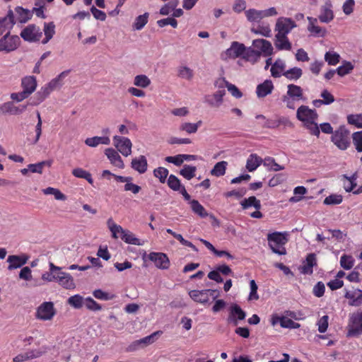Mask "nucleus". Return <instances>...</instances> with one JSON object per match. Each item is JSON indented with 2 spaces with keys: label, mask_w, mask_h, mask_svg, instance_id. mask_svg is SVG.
Instances as JSON below:
<instances>
[{
  "label": "nucleus",
  "mask_w": 362,
  "mask_h": 362,
  "mask_svg": "<svg viewBox=\"0 0 362 362\" xmlns=\"http://www.w3.org/2000/svg\"><path fill=\"white\" fill-rule=\"evenodd\" d=\"M202 122L199 120L197 123L183 122L180 127V131L185 132L187 134H194L197 132L199 127L202 125Z\"/></svg>",
  "instance_id": "obj_42"
},
{
  "label": "nucleus",
  "mask_w": 362,
  "mask_h": 362,
  "mask_svg": "<svg viewBox=\"0 0 362 362\" xmlns=\"http://www.w3.org/2000/svg\"><path fill=\"white\" fill-rule=\"evenodd\" d=\"M191 208L194 213L197 214L202 218H205L208 216V213L204 208V206L199 204L197 200H192L190 202Z\"/></svg>",
  "instance_id": "obj_53"
},
{
  "label": "nucleus",
  "mask_w": 362,
  "mask_h": 362,
  "mask_svg": "<svg viewBox=\"0 0 362 362\" xmlns=\"http://www.w3.org/2000/svg\"><path fill=\"white\" fill-rule=\"evenodd\" d=\"M105 154L109 159L111 164L120 169H123L124 168V162L115 149L112 148H108L105 149Z\"/></svg>",
  "instance_id": "obj_23"
},
{
  "label": "nucleus",
  "mask_w": 362,
  "mask_h": 362,
  "mask_svg": "<svg viewBox=\"0 0 362 362\" xmlns=\"http://www.w3.org/2000/svg\"><path fill=\"white\" fill-rule=\"evenodd\" d=\"M229 311L230 314L227 320L229 323H233L234 325H238V320H243L246 317L245 312L237 304L231 305Z\"/></svg>",
  "instance_id": "obj_18"
},
{
  "label": "nucleus",
  "mask_w": 362,
  "mask_h": 362,
  "mask_svg": "<svg viewBox=\"0 0 362 362\" xmlns=\"http://www.w3.org/2000/svg\"><path fill=\"white\" fill-rule=\"evenodd\" d=\"M256 119H263L264 122L262 124V127L264 128L274 129L277 128L283 119L272 120L267 119L263 115H257Z\"/></svg>",
  "instance_id": "obj_49"
},
{
  "label": "nucleus",
  "mask_w": 362,
  "mask_h": 362,
  "mask_svg": "<svg viewBox=\"0 0 362 362\" xmlns=\"http://www.w3.org/2000/svg\"><path fill=\"white\" fill-rule=\"evenodd\" d=\"M56 315L54 303L51 301L43 302L36 309L35 317L40 320L48 321Z\"/></svg>",
  "instance_id": "obj_7"
},
{
  "label": "nucleus",
  "mask_w": 362,
  "mask_h": 362,
  "mask_svg": "<svg viewBox=\"0 0 362 362\" xmlns=\"http://www.w3.org/2000/svg\"><path fill=\"white\" fill-rule=\"evenodd\" d=\"M354 264V259L350 255H344L340 258V265L344 269H351Z\"/></svg>",
  "instance_id": "obj_60"
},
{
  "label": "nucleus",
  "mask_w": 362,
  "mask_h": 362,
  "mask_svg": "<svg viewBox=\"0 0 362 362\" xmlns=\"http://www.w3.org/2000/svg\"><path fill=\"white\" fill-rule=\"evenodd\" d=\"M168 187L174 191H179L182 187L180 180L174 175H170L168 179Z\"/></svg>",
  "instance_id": "obj_63"
},
{
  "label": "nucleus",
  "mask_w": 362,
  "mask_h": 362,
  "mask_svg": "<svg viewBox=\"0 0 362 362\" xmlns=\"http://www.w3.org/2000/svg\"><path fill=\"white\" fill-rule=\"evenodd\" d=\"M263 165L269 170L279 171L284 169V167L275 162L272 157H267L263 160Z\"/></svg>",
  "instance_id": "obj_51"
},
{
  "label": "nucleus",
  "mask_w": 362,
  "mask_h": 362,
  "mask_svg": "<svg viewBox=\"0 0 362 362\" xmlns=\"http://www.w3.org/2000/svg\"><path fill=\"white\" fill-rule=\"evenodd\" d=\"M261 52L254 49L251 47H245L243 52L242 59L245 62H248L252 64H256L260 59Z\"/></svg>",
  "instance_id": "obj_26"
},
{
  "label": "nucleus",
  "mask_w": 362,
  "mask_h": 362,
  "mask_svg": "<svg viewBox=\"0 0 362 362\" xmlns=\"http://www.w3.org/2000/svg\"><path fill=\"white\" fill-rule=\"evenodd\" d=\"M308 25L307 29L311 35L314 37H324L327 33L325 28L318 26V19L313 17H307Z\"/></svg>",
  "instance_id": "obj_19"
},
{
  "label": "nucleus",
  "mask_w": 362,
  "mask_h": 362,
  "mask_svg": "<svg viewBox=\"0 0 362 362\" xmlns=\"http://www.w3.org/2000/svg\"><path fill=\"white\" fill-rule=\"evenodd\" d=\"M331 140L339 149L346 150L350 145L349 132L344 127H340L333 132Z\"/></svg>",
  "instance_id": "obj_6"
},
{
  "label": "nucleus",
  "mask_w": 362,
  "mask_h": 362,
  "mask_svg": "<svg viewBox=\"0 0 362 362\" xmlns=\"http://www.w3.org/2000/svg\"><path fill=\"white\" fill-rule=\"evenodd\" d=\"M226 95L225 90H218L211 95L205 97V102L210 106L218 107L223 103V98Z\"/></svg>",
  "instance_id": "obj_25"
},
{
  "label": "nucleus",
  "mask_w": 362,
  "mask_h": 362,
  "mask_svg": "<svg viewBox=\"0 0 362 362\" xmlns=\"http://www.w3.org/2000/svg\"><path fill=\"white\" fill-rule=\"evenodd\" d=\"M348 334L349 336L358 334L362 332V312L357 311L349 315L348 324Z\"/></svg>",
  "instance_id": "obj_12"
},
{
  "label": "nucleus",
  "mask_w": 362,
  "mask_h": 362,
  "mask_svg": "<svg viewBox=\"0 0 362 362\" xmlns=\"http://www.w3.org/2000/svg\"><path fill=\"white\" fill-rule=\"evenodd\" d=\"M353 143L358 152H362V131L353 134Z\"/></svg>",
  "instance_id": "obj_64"
},
{
  "label": "nucleus",
  "mask_w": 362,
  "mask_h": 362,
  "mask_svg": "<svg viewBox=\"0 0 362 362\" xmlns=\"http://www.w3.org/2000/svg\"><path fill=\"white\" fill-rule=\"evenodd\" d=\"M134 84L136 86L145 88L151 84V80L146 75H137L134 77Z\"/></svg>",
  "instance_id": "obj_55"
},
{
  "label": "nucleus",
  "mask_w": 362,
  "mask_h": 362,
  "mask_svg": "<svg viewBox=\"0 0 362 362\" xmlns=\"http://www.w3.org/2000/svg\"><path fill=\"white\" fill-rule=\"evenodd\" d=\"M263 163L261 157L256 153H252L249 156L246 162V169L249 172L255 171Z\"/></svg>",
  "instance_id": "obj_36"
},
{
  "label": "nucleus",
  "mask_w": 362,
  "mask_h": 362,
  "mask_svg": "<svg viewBox=\"0 0 362 362\" xmlns=\"http://www.w3.org/2000/svg\"><path fill=\"white\" fill-rule=\"evenodd\" d=\"M330 4H326L321 8L320 13L318 16V20L324 23H329L334 19V13L331 8Z\"/></svg>",
  "instance_id": "obj_31"
},
{
  "label": "nucleus",
  "mask_w": 362,
  "mask_h": 362,
  "mask_svg": "<svg viewBox=\"0 0 362 362\" xmlns=\"http://www.w3.org/2000/svg\"><path fill=\"white\" fill-rule=\"evenodd\" d=\"M286 69V62L281 59H277L272 65L270 71L271 74L274 78H279L283 75Z\"/></svg>",
  "instance_id": "obj_33"
},
{
  "label": "nucleus",
  "mask_w": 362,
  "mask_h": 362,
  "mask_svg": "<svg viewBox=\"0 0 362 362\" xmlns=\"http://www.w3.org/2000/svg\"><path fill=\"white\" fill-rule=\"evenodd\" d=\"M307 189L303 186H298L294 188L293 193L296 196L289 199L290 202H298L302 199V196L306 194Z\"/></svg>",
  "instance_id": "obj_62"
},
{
  "label": "nucleus",
  "mask_w": 362,
  "mask_h": 362,
  "mask_svg": "<svg viewBox=\"0 0 362 362\" xmlns=\"http://www.w3.org/2000/svg\"><path fill=\"white\" fill-rule=\"evenodd\" d=\"M274 45L279 50L289 51L292 48L291 43L290 42L287 35L278 33L275 35Z\"/></svg>",
  "instance_id": "obj_28"
},
{
  "label": "nucleus",
  "mask_w": 362,
  "mask_h": 362,
  "mask_svg": "<svg viewBox=\"0 0 362 362\" xmlns=\"http://www.w3.org/2000/svg\"><path fill=\"white\" fill-rule=\"evenodd\" d=\"M302 74L303 71L300 68L298 67L291 68L283 73V76L291 81H297L302 76Z\"/></svg>",
  "instance_id": "obj_44"
},
{
  "label": "nucleus",
  "mask_w": 362,
  "mask_h": 362,
  "mask_svg": "<svg viewBox=\"0 0 362 362\" xmlns=\"http://www.w3.org/2000/svg\"><path fill=\"white\" fill-rule=\"evenodd\" d=\"M296 26V22L291 18L280 17L276 21L275 31L278 34L287 35Z\"/></svg>",
  "instance_id": "obj_13"
},
{
  "label": "nucleus",
  "mask_w": 362,
  "mask_h": 362,
  "mask_svg": "<svg viewBox=\"0 0 362 362\" xmlns=\"http://www.w3.org/2000/svg\"><path fill=\"white\" fill-rule=\"evenodd\" d=\"M252 46L258 49L259 52H261L265 57H269L273 54L274 48L272 43L264 39H256L252 41Z\"/></svg>",
  "instance_id": "obj_17"
},
{
  "label": "nucleus",
  "mask_w": 362,
  "mask_h": 362,
  "mask_svg": "<svg viewBox=\"0 0 362 362\" xmlns=\"http://www.w3.org/2000/svg\"><path fill=\"white\" fill-rule=\"evenodd\" d=\"M33 16V11L23 8L21 6H17L15 8L14 18L21 23H25Z\"/></svg>",
  "instance_id": "obj_30"
},
{
  "label": "nucleus",
  "mask_w": 362,
  "mask_h": 362,
  "mask_svg": "<svg viewBox=\"0 0 362 362\" xmlns=\"http://www.w3.org/2000/svg\"><path fill=\"white\" fill-rule=\"evenodd\" d=\"M148 13H145L143 15L137 16L133 24L134 29L136 30H141L148 23Z\"/></svg>",
  "instance_id": "obj_54"
},
{
  "label": "nucleus",
  "mask_w": 362,
  "mask_h": 362,
  "mask_svg": "<svg viewBox=\"0 0 362 362\" xmlns=\"http://www.w3.org/2000/svg\"><path fill=\"white\" fill-rule=\"evenodd\" d=\"M85 298L79 294L70 296L67 299V303L75 309H81L83 306Z\"/></svg>",
  "instance_id": "obj_43"
},
{
  "label": "nucleus",
  "mask_w": 362,
  "mask_h": 362,
  "mask_svg": "<svg viewBox=\"0 0 362 362\" xmlns=\"http://www.w3.org/2000/svg\"><path fill=\"white\" fill-rule=\"evenodd\" d=\"M15 23L14 13L9 10L5 17L0 18V35L4 33H10Z\"/></svg>",
  "instance_id": "obj_20"
},
{
  "label": "nucleus",
  "mask_w": 362,
  "mask_h": 362,
  "mask_svg": "<svg viewBox=\"0 0 362 362\" xmlns=\"http://www.w3.org/2000/svg\"><path fill=\"white\" fill-rule=\"evenodd\" d=\"M177 76L183 79L191 80L193 78V70L187 66H180L177 68Z\"/></svg>",
  "instance_id": "obj_50"
},
{
  "label": "nucleus",
  "mask_w": 362,
  "mask_h": 362,
  "mask_svg": "<svg viewBox=\"0 0 362 362\" xmlns=\"http://www.w3.org/2000/svg\"><path fill=\"white\" fill-rule=\"evenodd\" d=\"M72 175L76 177L83 178L86 180L90 184H93V182L91 174L81 168H76L72 170Z\"/></svg>",
  "instance_id": "obj_47"
},
{
  "label": "nucleus",
  "mask_w": 362,
  "mask_h": 362,
  "mask_svg": "<svg viewBox=\"0 0 362 362\" xmlns=\"http://www.w3.org/2000/svg\"><path fill=\"white\" fill-rule=\"evenodd\" d=\"M243 50H245V45L234 41L231 43L230 47L221 54V58L223 60H227L228 59L242 57Z\"/></svg>",
  "instance_id": "obj_14"
},
{
  "label": "nucleus",
  "mask_w": 362,
  "mask_h": 362,
  "mask_svg": "<svg viewBox=\"0 0 362 362\" xmlns=\"http://www.w3.org/2000/svg\"><path fill=\"white\" fill-rule=\"evenodd\" d=\"M189 296L194 302L206 304L210 296L216 300L219 296V291L216 289L192 290L189 291Z\"/></svg>",
  "instance_id": "obj_5"
},
{
  "label": "nucleus",
  "mask_w": 362,
  "mask_h": 362,
  "mask_svg": "<svg viewBox=\"0 0 362 362\" xmlns=\"http://www.w3.org/2000/svg\"><path fill=\"white\" fill-rule=\"evenodd\" d=\"M316 265V256L314 253L309 254L303 265L301 267V273L304 274H311L313 272V267Z\"/></svg>",
  "instance_id": "obj_35"
},
{
  "label": "nucleus",
  "mask_w": 362,
  "mask_h": 362,
  "mask_svg": "<svg viewBox=\"0 0 362 362\" xmlns=\"http://www.w3.org/2000/svg\"><path fill=\"white\" fill-rule=\"evenodd\" d=\"M169 171L163 167H159L153 170V175L159 179L161 183L166 182V178L168 175Z\"/></svg>",
  "instance_id": "obj_61"
},
{
  "label": "nucleus",
  "mask_w": 362,
  "mask_h": 362,
  "mask_svg": "<svg viewBox=\"0 0 362 362\" xmlns=\"http://www.w3.org/2000/svg\"><path fill=\"white\" fill-rule=\"evenodd\" d=\"M29 258L30 257L27 254H21V255H9L7 258V262L9 264L8 269L11 271L21 268L28 262Z\"/></svg>",
  "instance_id": "obj_16"
},
{
  "label": "nucleus",
  "mask_w": 362,
  "mask_h": 362,
  "mask_svg": "<svg viewBox=\"0 0 362 362\" xmlns=\"http://www.w3.org/2000/svg\"><path fill=\"white\" fill-rule=\"evenodd\" d=\"M37 86V81L35 76H25L21 80L23 91L25 92L28 96H30L36 90Z\"/></svg>",
  "instance_id": "obj_24"
},
{
  "label": "nucleus",
  "mask_w": 362,
  "mask_h": 362,
  "mask_svg": "<svg viewBox=\"0 0 362 362\" xmlns=\"http://www.w3.org/2000/svg\"><path fill=\"white\" fill-rule=\"evenodd\" d=\"M317 117L316 111L306 105L300 106L296 111L297 119L303 123L304 127L310 131V134L317 136L320 135V129L315 122Z\"/></svg>",
  "instance_id": "obj_1"
},
{
  "label": "nucleus",
  "mask_w": 362,
  "mask_h": 362,
  "mask_svg": "<svg viewBox=\"0 0 362 362\" xmlns=\"http://www.w3.org/2000/svg\"><path fill=\"white\" fill-rule=\"evenodd\" d=\"M251 32L267 37L272 35V30L269 25H259L257 28H252Z\"/></svg>",
  "instance_id": "obj_46"
},
{
  "label": "nucleus",
  "mask_w": 362,
  "mask_h": 362,
  "mask_svg": "<svg viewBox=\"0 0 362 362\" xmlns=\"http://www.w3.org/2000/svg\"><path fill=\"white\" fill-rule=\"evenodd\" d=\"M325 60L329 65L334 66L339 62L340 55L336 52L329 51L325 54Z\"/></svg>",
  "instance_id": "obj_57"
},
{
  "label": "nucleus",
  "mask_w": 362,
  "mask_h": 362,
  "mask_svg": "<svg viewBox=\"0 0 362 362\" xmlns=\"http://www.w3.org/2000/svg\"><path fill=\"white\" fill-rule=\"evenodd\" d=\"M27 108V105L17 107L11 101L6 102L0 105V110L3 114L20 115Z\"/></svg>",
  "instance_id": "obj_21"
},
{
  "label": "nucleus",
  "mask_w": 362,
  "mask_h": 362,
  "mask_svg": "<svg viewBox=\"0 0 362 362\" xmlns=\"http://www.w3.org/2000/svg\"><path fill=\"white\" fill-rule=\"evenodd\" d=\"M85 144L90 147H96L99 144L109 145L110 139L107 136H93L87 138L85 140Z\"/></svg>",
  "instance_id": "obj_39"
},
{
  "label": "nucleus",
  "mask_w": 362,
  "mask_h": 362,
  "mask_svg": "<svg viewBox=\"0 0 362 362\" xmlns=\"http://www.w3.org/2000/svg\"><path fill=\"white\" fill-rule=\"evenodd\" d=\"M59 274V276H57L59 284L66 289H71L75 287L74 279L70 274L62 272Z\"/></svg>",
  "instance_id": "obj_34"
},
{
  "label": "nucleus",
  "mask_w": 362,
  "mask_h": 362,
  "mask_svg": "<svg viewBox=\"0 0 362 362\" xmlns=\"http://www.w3.org/2000/svg\"><path fill=\"white\" fill-rule=\"evenodd\" d=\"M83 306L91 311H99L102 310V306L90 297L85 298Z\"/></svg>",
  "instance_id": "obj_59"
},
{
  "label": "nucleus",
  "mask_w": 362,
  "mask_h": 362,
  "mask_svg": "<svg viewBox=\"0 0 362 362\" xmlns=\"http://www.w3.org/2000/svg\"><path fill=\"white\" fill-rule=\"evenodd\" d=\"M274 85L271 80H266L257 86L256 93L259 98H264L272 92Z\"/></svg>",
  "instance_id": "obj_32"
},
{
  "label": "nucleus",
  "mask_w": 362,
  "mask_h": 362,
  "mask_svg": "<svg viewBox=\"0 0 362 362\" xmlns=\"http://www.w3.org/2000/svg\"><path fill=\"white\" fill-rule=\"evenodd\" d=\"M54 91L49 86L47 83L35 93L33 100L31 103L32 105H37L43 102L49 95Z\"/></svg>",
  "instance_id": "obj_27"
},
{
  "label": "nucleus",
  "mask_w": 362,
  "mask_h": 362,
  "mask_svg": "<svg viewBox=\"0 0 362 362\" xmlns=\"http://www.w3.org/2000/svg\"><path fill=\"white\" fill-rule=\"evenodd\" d=\"M42 192L46 195H53L57 200L64 201L66 199V196L59 189L52 187L43 189Z\"/></svg>",
  "instance_id": "obj_48"
},
{
  "label": "nucleus",
  "mask_w": 362,
  "mask_h": 362,
  "mask_svg": "<svg viewBox=\"0 0 362 362\" xmlns=\"http://www.w3.org/2000/svg\"><path fill=\"white\" fill-rule=\"evenodd\" d=\"M20 35L25 41L35 42L40 40L42 33L38 26L30 24L22 30Z\"/></svg>",
  "instance_id": "obj_11"
},
{
  "label": "nucleus",
  "mask_w": 362,
  "mask_h": 362,
  "mask_svg": "<svg viewBox=\"0 0 362 362\" xmlns=\"http://www.w3.org/2000/svg\"><path fill=\"white\" fill-rule=\"evenodd\" d=\"M345 298L349 300V305L352 306H360L362 305V291L358 288H354L347 291Z\"/></svg>",
  "instance_id": "obj_22"
},
{
  "label": "nucleus",
  "mask_w": 362,
  "mask_h": 362,
  "mask_svg": "<svg viewBox=\"0 0 362 362\" xmlns=\"http://www.w3.org/2000/svg\"><path fill=\"white\" fill-rule=\"evenodd\" d=\"M20 42L21 40L18 35H11L10 33H7L0 39V50L6 52L14 51Z\"/></svg>",
  "instance_id": "obj_9"
},
{
  "label": "nucleus",
  "mask_w": 362,
  "mask_h": 362,
  "mask_svg": "<svg viewBox=\"0 0 362 362\" xmlns=\"http://www.w3.org/2000/svg\"><path fill=\"white\" fill-rule=\"evenodd\" d=\"M228 163L226 161H220L215 164L211 170L210 173L215 177H221L226 174Z\"/></svg>",
  "instance_id": "obj_41"
},
{
  "label": "nucleus",
  "mask_w": 362,
  "mask_h": 362,
  "mask_svg": "<svg viewBox=\"0 0 362 362\" xmlns=\"http://www.w3.org/2000/svg\"><path fill=\"white\" fill-rule=\"evenodd\" d=\"M300 100H305L302 88L295 84H288L286 93L282 96V101L288 108L294 110L295 102Z\"/></svg>",
  "instance_id": "obj_3"
},
{
  "label": "nucleus",
  "mask_w": 362,
  "mask_h": 362,
  "mask_svg": "<svg viewBox=\"0 0 362 362\" xmlns=\"http://www.w3.org/2000/svg\"><path fill=\"white\" fill-rule=\"evenodd\" d=\"M70 70L61 72L57 76L52 79L47 84L53 90L60 88L63 86L64 79L69 74Z\"/></svg>",
  "instance_id": "obj_37"
},
{
  "label": "nucleus",
  "mask_w": 362,
  "mask_h": 362,
  "mask_svg": "<svg viewBox=\"0 0 362 362\" xmlns=\"http://www.w3.org/2000/svg\"><path fill=\"white\" fill-rule=\"evenodd\" d=\"M354 69V65L350 62H344L342 65L339 66L336 71L340 76H344L349 74Z\"/></svg>",
  "instance_id": "obj_58"
},
{
  "label": "nucleus",
  "mask_w": 362,
  "mask_h": 362,
  "mask_svg": "<svg viewBox=\"0 0 362 362\" xmlns=\"http://www.w3.org/2000/svg\"><path fill=\"white\" fill-rule=\"evenodd\" d=\"M197 168L189 165H185L180 171V174L188 180H190L195 176Z\"/></svg>",
  "instance_id": "obj_56"
},
{
  "label": "nucleus",
  "mask_w": 362,
  "mask_h": 362,
  "mask_svg": "<svg viewBox=\"0 0 362 362\" xmlns=\"http://www.w3.org/2000/svg\"><path fill=\"white\" fill-rule=\"evenodd\" d=\"M240 204L244 209L251 206L255 207L257 210H259L261 208L260 201L254 196L250 197L247 199H245L241 202Z\"/></svg>",
  "instance_id": "obj_45"
},
{
  "label": "nucleus",
  "mask_w": 362,
  "mask_h": 362,
  "mask_svg": "<svg viewBox=\"0 0 362 362\" xmlns=\"http://www.w3.org/2000/svg\"><path fill=\"white\" fill-rule=\"evenodd\" d=\"M113 145L122 156L127 157L132 154V143L129 138L114 136Z\"/></svg>",
  "instance_id": "obj_10"
},
{
  "label": "nucleus",
  "mask_w": 362,
  "mask_h": 362,
  "mask_svg": "<svg viewBox=\"0 0 362 362\" xmlns=\"http://www.w3.org/2000/svg\"><path fill=\"white\" fill-rule=\"evenodd\" d=\"M49 271L42 274V279L45 281L52 282L56 280L52 274L54 270H61V267L55 266L52 262L49 263Z\"/></svg>",
  "instance_id": "obj_52"
},
{
  "label": "nucleus",
  "mask_w": 362,
  "mask_h": 362,
  "mask_svg": "<svg viewBox=\"0 0 362 362\" xmlns=\"http://www.w3.org/2000/svg\"><path fill=\"white\" fill-rule=\"evenodd\" d=\"M148 258L160 269H168L170 267V260L165 253L152 252L148 255Z\"/></svg>",
  "instance_id": "obj_15"
},
{
  "label": "nucleus",
  "mask_w": 362,
  "mask_h": 362,
  "mask_svg": "<svg viewBox=\"0 0 362 362\" xmlns=\"http://www.w3.org/2000/svg\"><path fill=\"white\" fill-rule=\"evenodd\" d=\"M131 167L140 174L146 173L147 170L148 163L144 156H140L132 159Z\"/></svg>",
  "instance_id": "obj_29"
},
{
  "label": "nucleus",
  "mask_w": 362,
  "mask_h": 362,
  "mask_svg": "<svg viewBox=\"0 0 362 362\" xmlns=\"http://www.w3.org/2000/svg\"><path fill=\"white\" fill-rule=\"evenodd\" d=\"M162 334V332L157 331L154 332L151 334L146 336L142 339L136 340L131 343L128 347V351H135L139 349H143L148 346L150 344L154 343L158 337Z\"/></svg>",
  "instance_id": "obj_8"
},
{
  "label": "nucleus",
  "mask_w": 362,
  "mask_h": 362,
  "mask_svg": "<svg viewBox=\"0 0 362 362\" xmlns=\"http://www.w3.org/2000/svg\"><path fill=\"white\" fill-rule=\"evenodd\" d=\"M268 244L270 249L275 254L284 255L286 250L284 247L288 240L284 233L274 232L267 235Z\"/></svg>",
  "instance_id": "obj_4"
},
{
  "label": "nucleus",
  "mask_w": 362,
  "mask_h": 362,
  "mask_svg": "<svg viewBox=\"0 0 362 362\" xmlns=\"http://www.w3.org/2000/svg\"><path fill=\"white\" fill-rule=\"evenodd\" d=\"M356 175L354 174L351 177H348L346 175H343L341 177V181L343 182V187L346 192H351L356 186Z\"/></svg>",
  "instance_id": "obj_40"
},
{
  "label": "nucleus",
  "mask_w": 362,
  "mask_h": 362,
  "mask_svg": "<svg viewBox=\"0 0 362 362\" xmlns=\"http://www.w3.org/2000/svg\"><path fill=\"white\" fill-rule=\"evenodd\" d=\"M107 223L114 238H118L119 237L127 244L134 245H144V240L137 238L132 232L125 230L121 226L116 224L111 218L107 220Z\"/></svg>",
  "instance_id": "obj_2"
},
{
  "label": "nucleus",
  "mask_w": 362,
  "mask_h": 362,
  "mask_svg": "<svg viewBox=\"0 0 362 362\" xmlns=\"http://www.w3.org/2000/svg\"><path fill=\"white\" fill-rule=\"evenodd\" d=\"M245 14L247 20L250 23H259L264 18L262 10L250 8L245 11Z\"/></svg>",
  "instance_id": "obj_38"
}]
</instances>
